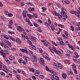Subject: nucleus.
Listing matches in <instances>:
<instances>
[{
    "label": "nucleus",
    "instance_id": "obj_10",
    "mask_svg": "<svg viewBox=\"0 0 80 80\" xmlns=\"http://www.w3.org/2000/svg\"><path fill=\"white\" fill-rule=\"evenodd\" d=\"M40 60L42 63L43 64H44V59H43V58H40Z\"/></svg>",
    "mask_w": 80,
    "mask_h": 80
},
{
    "label": "nucleus",
    "instance_id": "obj_64",
    "mask_svg": "<svg viewBox=\"0 0 80 80\" xmlns=\"http://www.w3.org/2000/svg\"><path fill=\"white\" fill-rule=\"evenodd\" d=\"M0 45H1V46H2V47H3V45H4V42H2L1 43Z\"/></svg>",
    "mask_w": 80,
    "mask_h": 80
},
{
    "label": "nucleus",
    "instance_id": "obj_33",
    "mask_svg": "<svg viewBox=\"0 0 80 80\" xmlns=\"http://www.w3.org/2000/svg\"><path fill=\"white\" fill-rule=\"evenodd\" d=\"M76 79L78 80H80V77L79 76H77Z\"/></svg>",
    "mask_w": 80,
    "mask_h": 80
},
{
    "label": "nucleus",
    "instance_id": "obj_14",
    "mask_svg": "<svg viewBox=\"0 0 80 80\" xmlns=\"http://www.w3.org/2000/svg\"><path fill=\"white\" fill-rule=\"evenodd\" d=\"M45 25H46V26H48V27L49 28L50 27V24H48V23H47V22H45Z\"/></svg>",
    "mask_w": 80,
    "mask_h": 80
},
{
    "label": "nucleus",
    "instance_id": "obj_25",
    "mask_svg": "<svg viewBox=\"0 0 80 80\" xmlns=\"http://www.w3.org/2000/svg\"><path fill=\"white\" fill-rule=\"evenodd\" d=\"M61 10L62 11H63V12H67V11H66V9H64L63 8H62Z\"/></svg>",
    "mask_w": 80,
    "mask_h": 80
},
{
    "label": "nucleus",
    "instance_id": "obj_30",
    "mask_svg": "<svg viewBox=\"0 0 80 80\" xmlns=\"http://www.w3.org/2000/svg\"><path fill=\"white\" fill-rule=\"evenodd\" d=\"M57 5L58 6V8H61L62 7V6L60 4H59L58 3H57Z\"/></svg>",
    "mask_w": 80,
    "mask_h": 80
},
{
    "label": "nucleus",
    "instance_id": "obj_26",
    "mask_svg": "<svg viewBox=\"0 0 80 80\" xmlns=\"http://www.w3.org/2000/svg\"><path fill=\"white\" fill-rule=\"evenodd\" d=\"M39 78H44V76L43 75H40L39 76Z\"/></svg>",
    "mask_w": 80,
    "mask_h": 80
},
{
    "label": "nucleus",
    "instance_id": "obj_18",
    "mask_svg": "<svg viewBox=\"0 0 80 80\" xmlns=\"http://www.w3.org/2000/svg\"><path fill=\"white\" fill-rule=\"evenodd\" d=\"M52 50H53V52H54L55 53H56V51H57V50H56V48L55 47H52Z\"/></svg>",
    "mask_w": 80,
    "mask_h": 80
},
{
    "label": "nucleus",
    "instance_id": "obj_35",
    "mask_svg": "<svg viewBox=\"0 0 80 80\" xmlns=\"http://www.w3.org/2000/svg\"><path fill=\"white\" fill-rule=\"evenodd\" d=\"M58 41L60 42H62V38H59L58 39Z\"/></svg>",
    "mask_w": 80,
    "mask_h": 80
},
{
    "label": "nucleus",
    "instance_id": "obj_2",
    "mask_svg": "<svg viewBox=\"0 0 80 80\" xmlns=\"http://www.w3.org/2000/svg\"><path fill=\"white\" fill-rule=\"evenodd\" d=\"M69 47L70 48H71L73 51H74V52H75V48H74V46H72V45H69Z\"/></svg>",
    "mask_w": 80,
    "mask_h": 80
},
{
    "label": "nucleus",
    "instance_id": "obj_49",
    "mask_svg": "<svg viewBox=\"0 0 80 80\" xmlns=\"http://www.w3.org/2000/svg\"><path fill=\"white\" fill-rule=\"evenodd\" d=\"M29 54H32V55H33V52H32V51L30 50H29Z\"/></svg>",
    "mask_w": 80,
    "mask_h": 80
},
{
    "label": "nucleus",
    "instance_id": "obj_50",
    "mask_svg": "<svg viewBox=\"0 0 80 80\" xmlns=\"http://www.w3.org/2000/svg\"><path fill=\"white\" fill-rule=\"evenodd\" d=\"M8 45L9 47H12V44L10 43V42H8Z\"/></svg>",
    "mask_w": 80,
    "mask_h": 80
},
{
    "label": "nucleus",
    "instance_id": "obj_42",
    "mask_svg": "<svg viewBox=\"0 0 80 80\" xmlns=\"http://www.w3.org/2000/svg\"><path fill=\"white\" fill-rule=\"evenodd\" d=\"M28 25H30V26H31V27H32L33 26V24L31 23V22H28Z\"/></svg>",
    "mask_w": 80,
    "mask_h": 80
},
{
    "label": "nucleus",
    "instance_id": "obj_31",
    "mask_svg": "<svg viewBox=\"0 0 80 80\" xmlns=\"http://www.w3.org/2000/svg\"><path fill=\"white\" fill-rule=\"evenodd\" d=\"M52 74L54 75V76H56V75H57V73L56 72H54V71L53 72H52Z\"/></svg>",
    "mask_w": 80,
    "mask_h": 80
},
{
    "label": "nucleus",
    "instance_id": "obj_54",
    "mask_svg": "<svg viewBox=\"0 0 80 80\" xmlns=\"http://www.w3.org/2000/svg\"><path fill=\"white\" fill-rule=\"evenodd\" d=\"M65 3H66V4H69L70 3V2L68 1H65Z\"/></svg>",
    "mask_w": 80,
    "mask_h": 80
},
{
    "label": "nucleus",
    "instance_id": "obj_11",
    "mask_svg": "<svg viewBox=\"0 0 80 80\" xmlns=\"http://www.w3.org/2000/svg\"><path fill=\"white\" fill-rule=\"evenodd\" d=\"M32 57L33 58L34 60L36 61V62H37V57H36V56L35 55H33Z\"/></svg>",
    "mask_w": 80,
    "mask_h": 80
},
{
    "label": "nucleus",
    "instance_id": "obj_48",
    "mask_svg": "<svg viewBox=\"0 0 80 80\" xmlns=\"http://www.w3.org/2000/svg\"><path fill=\"white\" fill-rule=\"evenodd\" d=\"M75 29L76 30L78 31L80 30V27L76 28Z\"/></svg>",
    "mask_w": 80,
    "mask_h": 80
},
{
    "label": "nucleus",
    "instance_id": "obj_5",
    "mask_svg": "<svg viewBox=\"0 0 80 80\" xmlns=\"http://www.w3.org/2000/svg\"><path fill=\"white\" fill-rule=\"evenodd\" d=\"M56 53L58 54V55H59V56H62V53L60 52L59 51H56Z\"/></svg>",
    "mask_w": 80,
    "mask_h": 80
},
{
    "label": "nucleus",
    "instance_id": "obj_27",
    "mask_svg": "<svg viewBox=\"0 0 80 80\" xmlns=\"http://www.w3.org/2000/svg\"><path fill=\"white\" fill-rule=\"evenodd\" d=\"M13 22H12V21L11 20L9 23V25H12V24H13Z\"/></svg>",
    "mask_w": 80,
    "mask_h": 80
},
{
    "label": "nucleus",
    "instance_id": "obj_41",
    "mask_svg": "<svg viewBox=\"0 0 80 80\" xmlns=\"http://www.w3.org/2000/svg\"><path fill=\"white\" fill-rule=\"evenodd\" d=\"M4 13H5V14H6V15H8L9 13V12H8L7 11H5Z\"/></svg>",
    "mask_w": 80,
    "mask_h": 80
},
{
    "label": "nucleus",
    "instance_id": "obj_53",
    "mask_svg": "<svg viewBox=\"0 0 80 80\" xmlns=\"http://www.w3.org/2000/svg\"><path fill=\"white\" fill-rule=\"evenodd\" d=\"M35 73L40 74V71H36V72H35Z\"/></svg>",
    "mask_w": 80,
    "mask_h": 80
},
{
    "label": "nucleus",
    "instance_id": "obj_9",
    "mask_svg": "<svg viewBox=\"0 0 80 80\" xmlns=\"http://www.w3.org/2000/svg\"><path fill=\"white\" fill-rule=\"evenodd\" d=\"M16 42L18 43H22V41L20 40L19 39H16Z\"/></svg>",
    "mask_w": 80,
    "mask_h": 80
},
{
    "label": "nucleus",
    "instance_id": "obj_56",
    "mask_svg": "<svg viewBox=\"0 0 80 80\" xmlns=\"http://www.w3.org/2000/svg\"><path fill=\"white\" fill-rule=\"evenodd\" d=\"M6 62H7V63H10V61L8 60L7 59Z\"/></svg>",
    "mask_w": 80,
    "mask_h": 80
},
{
    "label": "nucleus",
    "instance_id": "obj_58",
    "mask_svg": "<svg viewBox=\"0 0 80 80\" xmlns=\"http://www.w3.org/2000/svg\"><path fill=\"white\" fill-rule=\"evenodd\" d=\"M38 22H40L41 23H42V21L40 20V19H38Z\"/></svg>",
    "mask_w": 80,
    "mask_h": 80
},
{
    "label": "nucleus",
    "instance_id": "obj_12",
    "mask_svg": "<svg viewBox=\"0 0 80 80\" xmlns=\"http://www.w3.org/2000/svg\"><path fill=\"white\" fill-rule=\"evenodd\" d=\"M10 60H13L15 59V57L13 56H10Z\"/></svg>",
    "mask_w": 80,
    "mask_h": 80
},
{
    "label": "nucleus",
    "instance_id": "obj_4",
    "mask_svg": "<svg viewBox=\"0 0 80 80\" xmlns=\"http://www.w3.org/2000/svg\"><path fill=\"white\" fill-rule=\"evenodd\" d=\"M8 37L9 38H10L11 40H12V41H14V42H16V41L15 40V38L12 37L10 36H8Z\"/></svg>",
    "mask_w": 80,
    "mask_h": 80
},
{
    "label": "nucleus",
    "instance_id": "obj_39",
    "mask_svg": "<svg viewBox=\"0 0 80 80\" xmlns=\"http://www.w3.org/2000/svg\"><path fill=\"white\" fill-rule=\"evenodd\" d=\"M75 12H74L73 11H70V12L71 13H72V14H75Z\"/></svg>",
    "mask_w": 80,
    "mask_h": 80
},
{
    "label": "nucleus",
    "instance_id": "obj_37",
    "mask_svg": "<svg viewBox=\"0 0 80 80\" xmlns=\"http://www.w3.org/2000/svg\"><path fill=\"white\" fill-rule=\"evenodd\" d=\"M72 68H77L76 65L74 64H72Z\"/></svg>",
    "mask_w": 80,
    "mask_h": 80
},
{
    "label": "nucleus",
    "instance_id": "obj_17",
    "mask_svg": "<svg viewBox=\"0 0 80 80\" xmlns=\"http://www.w3.org/2000/svg\"><path fill=\"white\" fill-rule=\"evenodd\" d=\"M51 28L52 30H53V31H54V30H55V27H54L53 25H51Z\"/></svg>",
    "mask_w": 80,
    "mask_h": 80
},
{
    "label": "nucleus",
    "instance_id": "obj_44",
    "mask_svg": "<svg viewBox=\"0 0 80 80\" xmlns=\"http://www.w3.org/2000/svg\"><path fill=\"white\" fill-rule=\"evenodd\" d=\"M48 21L49 23L50 24H51V21H50V18H48Z\"/></svg>",
    "mask_w": 80,
    "mask_h": 80
},
{
    "label": "nucleus",
    "instance_id": "obj_59",
    "mask_svg": "<svg viewBox=\"0 0 80 80\" xmlns=\"http://www.w3.org/2000/svg\"><path fill=\"white\" fill-rule=\"evenodd\" d=\"M22 58H20V59L18 60V62L20 63H22Z\"/></svg>",
    "mask_w": 80,
    "mask_h": 80
},
{
    "label": "nucleus",
    "instance_id": "obj_16",
    "mask_svg": "<svg viewBox=\"0 0 80 80\" xmlns=\"http://www.w3.org/2000/svg\"><path fill=\"white\" fill-rule=\"evenodd\" d=\"M22 15H23V17L25 18V17H27V14H26V13L25 12H23L22 13Z\"/></svg>",
    "mask_w": 80,
    "mask_h": 80
},
{
    "label": "nucleus",
    "instance_id": "obj_13",
    "mask_svg": "<svg viewBox=\"0 0 80 80\" xmlns=\"http://www.w3.org/2000/svg\"><path fill=\"white\" fill-rule=\"evenodd\" d=\"M53 67L54 68H57V67H58V66H57V64L55 63H53Z\"/></svg>",
    "mask_w": 80,
    "mask_h": 80
},
{
    "label": "nucleus",
    "instance_id": "obj_62",
    "mask_svg": "<svg viewBox=\"0 0 80 80\" xmlns=\"http://www.w3.org/2000/svg\"><path fill=\"white\" fill-rule=\"evenodd\" d=\"M58 17L59 19L62 18V15L60 14H59L58 16Z\"/></svg>",
    "mask_w": 80,
    "mask_h": 80
},
{
    "label": "nucleus",
    "instance_id": "obj_19",
    "mask_svg": "<svg viewBox=\"0 0 80 80\" xmlns=\"http://www.w3.org/2000/svg\"><path fill=\"white\" fill-rule=\"evenodd\" d=\"M68 74L70 75H72V74H73V72L72 71H68Z\"/></svg>",
    "mask_w": 80,
    "mask_h": 80
},
{
    "label": "nucleus",
    "instance_id": "obj_32",
    "mask_svg": "<svg viewBox=\"0 0 80 80\" xmlns=\"http://www.w3.org/2000/svg\"><path fill=\"white\" fill-rule=\"evenodd\" d=\"M7 54V53H4V54H2L3 57H4V58H6V55H7L6 54Z\"/></svg>",
    "mask_w": 80,
    "mask_h": 80
},
{
    "label": "nucleus",
    "instance_id": "obj_36",
    "mask_svg": "<svg viewBox=\"0 0 80 80\" xmlns=\"http://www.w3.org/2000/svg\"><path fill=\"white\" fill-rule=\"evenodd\" d=\"M55 78L56 80H60V79H59V77H58V76H57L55 77Z\"/></svg>",
    "mask_w": 80,
    "mask_h": 80
},
{
    "label": "nucleus",
    "instance_id": "obj_43",
    "mask_svg": "<svg viewBox=\"0 0 80 80\" xmlns=\"http://www.w3.org/2000/svg\"><path fill=\"white\" fill-rule=\"evenodd\" d=\"M1 75H2V76H5V73L2 72H1Z\"/></svg>",
    "mask_w": 80,
    "mask_h": 80
},
{
    "label": "nucleus",
    "instance_id": "obj_61",
    "mask_svg": "<svg viewBox=\"0 0 80 80\" xmlns=\"http://www.w3.org/2000/svg\"><path fill=\"white\" fill-rule=\"evenodd\" d=\"M46 69L47 70V71H49V69L48 68V67L46 66Z\"/></svg>",
    "mask_w": 80,
    "mask_h": 80
},
{
    "label": "nucleus",
    "instance_id": "obj_38",
    "mask_svg": "<svg viewBox=\"0 0 80 80\" xmlns=\"http://www.w3.org/2000/svg\"><path fill=\"white\" fill-rule=\"evenodd\" d=\"M51 43H52V44H53L54 45H55V46H57V44H56V43H55V42H54L53 41H52Z\"/></svg>",
    "mask_w": 80,
    "mask_h": 80
},
{
    "label": "nucleus",
    "instance_id": "obj_6",
    "mask_svg": "<svg viewBox=\"0 0 80 80\" xmlns=\"http://www.w3.org/2000/svg\"><path fill=\"white\" fill-rule=\"evenodd\" d=\"M44 45L45 46H49L50 44L48 42H46L44 43Z\"/></svg>",
    "mask_w": 80,
    "mask_h": 80
},
{
    "label": "nucleus",
    "instance_id": "obj_51",
    "mask_svg": "<svg viewBox=\"0 0 80 80\" xmlns=\"http://www.w3.org/2000/svg\"><path fill=\"white\" fill-rule=\"evenodd\" d=\"M39 51L40 52L42 53L43 52V50L41 48L39 49Z\"/></svg>",
    "mask_w": 80,
    "mask_h": 80
},
{
    "label": "nucleus",
    "instance_id": "obj_7",
    "mask_svg": "<svg viewBox=\"0 0 80 80\" xmlns=\"http://www.w3.org/2000/svg\"><path fill=\"white\" fill-rule=\"evenodd\" d=\"M58 67H59V68L61 69H62V65L60 63H58Z\"/></svg>",
    "mask_w": 80,
    "mask_h": 80
},
{
    "label": "nucleus",
    "instance_id": "obj_28",
    "mask_svg": "<svg viewBox=\"0 0 80 80\" xmlns=\"http://www.w3.org/2000/svg\"><path fill=\"white\" fill-rule=\"evenodd\" d=\"M47 54L46 53H44L43 54L42 57H44V58H46L47 57Z\"/></svg>",
    "mask_w": 80,
    "mask_h": 80
},
{
    "label": "nucleus",
    "instance_id": "obj_45",
    "mask_svg": "<svg viewBox=\"0 0 80 80\" xmlns=\"http://www.w3.org/2000/svg\"><path fill=\"white\" fill-rule=\"evenodd\" d=\"M4 37L5 38V39H6L7 40H8V36H4Z\"/></svg>",
    "mask_w": 80,
    "mask_h": 80
},
{
    "label": "nucleus",
    "instance_id": "obj_8",
    "mask_svg": "<svg viewBox=\"0 0 80 80\" xmlns=\"http://www.w3.org/2000/svg\"><path fill=\"white\" fill-rule=\"evenodd\" d=\"M62 77L63 78L65 79L67 78V74L65 73L63 74L62 75Z\"/></svg>",
    "mask_w": 80,
    "mask_h": 80
},
{
    "label": "nucleus",
    "instance_id": "obj_15",
    "mask_svg": "<svg viewBox=\"0 0 80 80\" xmlns=\"http://www.w3.org/2000/svg\"><path fill=\"white\" fill-rule=\"evenodd\" d=\"M33 17H34V18H37V14L36 13H34L33 14Z\"/></svg>",
    "mask_w": 80,
    "mask_h": 80
},
{
    "label": "nucleus",
    "instance_id": "obj_1",
    "mask_svg": "<svg viewBox=\"0 0 80 80\" xmlns=\"http://www.w3.org/2000/svg\"><path fill=\"white\" fill-rule=\"evenodd\" d=\"M17 30L19 32H22L23 34H25V31L24 29L22 28L20 26H18L17 28Z\"/></svg>",
    "mask_w": 80,
    "mask_h": 80
},
{
    "label": "nucleus",
    "instance_id": "obj_20",
    "mask_svg": "<svg viewBox=\"0 0 80 80\" xmlns=\"http://www.w3.org/2000/svg\"><path fill=\"white\" fill-rule=\"evenodd\" d=\"M30 71L31 72H32L33 73H34L35 72V70H34V69L31 68L30 69Z\"/></svg>",
    "mask_w": 80,
    "mask_h": 80
},
{
    "label": "nucleus",
    "instance_id": "obj_52",
    "mask_svg": "<svg viewBox=\"0 0 80 80\" xmlns=\"http://www.w3.org/2000/svg\"><path fill=\"white\" fill-rule=\"evenodd\" d=\"M65 14H66V13L63 11L61 13V15H65Z\"/></svg>",
    "mask_w": 80,
    "mask_h": 80
},
{
    "label": "nucleus",
    "instance_id": "obj_46",
    "mask_svg": "<svg viewBox=\"0 0 80 80\" xmlns=\"http://www.w3.org/2000/svg\"><path fill=\"white\" fill-rule=\"evenodd\" d=\"M71 28L72 29V31H74V28L73 27V26H71Z\"/></svg>",
    "mask_w": 80,
    "mask_h": 80
},
{
    "label": "nucleus",
    "instance_id": "obj_57",
    "mask_svg": "<svg viewBox=\"0 0 80 80\" xmlns=\"http://www.w3.org/2000/svg\"><path fill=\"white\" fill-rule=\"evenodd\" d=\"M1 19L2 20V21H4V20H5V18L3 17V16H2L1 17Z\"/></svg>",
    "mask_w": 80,
    "mask_h": 80
},
{
    "label": "nucleus",
    "instance_id": "obj_47",
    "mask_svg": "<svg viewBox=\"0 0 80 80\" xmlns=\"http://www.w3.org/2000/svg\"><path fill=\"white\" fill-rule=\"evenodd\" d=\"M21 51L23 52V53H25V52L26 50L24 49H21Z\"/></svg>",
    "mask_w": 80,
    "mask_h": 80
},
{
    "label": "nucleus",
    "instance_id": "obj_22",
    "mask_svg": "<svg viewBox=\"0 0 80 80\" xmlns=\"http://www.w3.org/2000/svg\"><path fill=\"white\" fill-rule=\"evenodd\" d=\"M13 16V14L12 13H10L8 14V17H12Z\"/></svg>",
    "mask_w": 80,
    "mask_h": 80
},
{
    "label": "nucleus",
    "instance_id": "obj_23",
    "mask_svg": "<svg viewBox=\"0 0 80 80\" xmlns=\"http://www.w3.org/2000/svg\"><path fill=\"white\" fill-rule=\"evenodd\" d=\"M33 24L34 26H35V27H37L38 26V25L37 24V23H36V22H34Z\"/></svg>",
    "mask_w": 80,
    "mask_h": 80
},
{
    "label": "nucleus",
    "instance_id": "obj_3",
    "mask_svg": "<svg viewBox=\"0 0 80 80\" xmlns=\"http://www.w3.org/2000/svg\"><path fill=\"white\" fill-rule=\"evenodd\" d=\"M27 15L28 17H29V18L30 19H32V18H33V16L32 15L29 14H27Z\"/></svg>",
    "mask_w": 80,
    "mask_h": 80
},
{
    "label": "nucleus",
    "instance_id": "obj_34",
    "mask_svg": "<svg viewBox=\"0 0 80 80\" xmlns=\"http://www.w3.org/2000/svg\"><path fill=\"white\" fill-rule=\"evenodd\" d=\"M51 78L52 80H55V78H54V76L53 75L51 76Z\"/></svg>",
    "mask_w": 80,
    "mask_h": 80
},
{
    "label": "nucleus",
    "instance_id": "obj_29",
    "mask_svg": "<svg viewBox=\"0 0 80 80\" xmlns=\"http://www.w3.org/2000/svg\"><path fill=\"white\" fill-rule=\"evenodd\" d=\"M8 33H10V34H12L15 33L14 32H13V31H8Z\"/></svg>",
    "mask_w": 80,
    "mask_h": 80
},
{
    "label": "nucleus",
    "instance_id": "obj_24",
    "mask_svg": "<svg viewBox=\"0 0 80 80\" xmlns=\"http://www.w3.org/2000/svg\"><path fill=\"white\" fill-rule=\"evenodd\" d=\"M42 12H44L46 10H47V8H45V7H43L42 8Z\"/></svg>",
    "mask_w": 80,
    "mask_h": 80
},
{
    "label": "nucleus",
    "instance_id": "obj_40",
    "mask_svg": "<svg viewBox=\"0 0 80 80\" xmlns=\"http://www.w3.org/2000/svg\"><path fill=\"white\" fill-rule=\"evenodd\" d=\"M32 78L33 79V80H36L37 79V78H36V77L34 76H32Z\"/></svg>",
    "mask_w": 80,
    "mask_h": 80
},
{
    "label": "nucleus",
    "instance_id": "obj_63",
    "mask_svg": "<svg viewBox=\"0 0 80 80\" xmlns=\"http://www.w3.org/2000/svg\"><path fill=\"white\" fill-rule=\"evenodd\" d=\"M25 5V4H24V3L23 2H22L21 4V7H23V6H24V5Z\"/></svg>",
    "mask_w": 80,
    "mask_h": 80
},
{
    "label": "nucleus",
    "instance_id": "obj_55",
    "mask_svg": "<svg viewBox=\"0 0 80 80\" xmlns=\"http://www.w3.org/2000/svg\"><path fill=\"white\" fill-rule=\"evenodd\" d=\"M62 17H63L64 18H67V15H63L62 16Z\"/></svg>",
    "mask_w": 80,
    "mask_h": 80
},
{
    "label": "nucleus",
    "instance_id": "obj_60",
    "mask_svg": "<svg viewBox=\"0 0 80 80\" xmlns=\"http://www.w3.org/2000/svg\"><path fill=\"white\" fill-rule=\"evenodd\" d=\"M52 14L53 15H55V14L57 13V12L55 11H53L52 12Z\"/></svg>",
    "mask_w": 80,
    "mask_h": 80
},
{
    "label": "nucleus",
    "instance_id": "obj_21",
    "mask_svg": "<svg viewBox=\"0 0 80 80\" xmlns=\"http://www.w3.org/2000/svg\"><path fill=\"white\" fill-rule=\"evenodd\" d=\"M61 42H59V43H60V45H61L63 46V45H65V43H64V42H63L62 41H61Z\"/></svg>",
    "mask_w": 80,
    "mask_h": 80
}]
</instances>
